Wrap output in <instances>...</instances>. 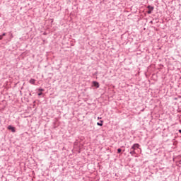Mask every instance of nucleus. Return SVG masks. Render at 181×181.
<instances>
[{
  "label": "nucleus",
  "mask_w": 181,
  "mask_h": 181,
  "mask_svg": "<svg viewBox=\"0 0 181 181\" xmlns=\"http://www.w3.org/2000/svg\"><path fill=\"white\" fill-rule=\"evenodd\" d=\"M139 148V144H133V146L131 147V150L132 151H136V149Z\"/></svg>",
  "instance_id": "obj_1"
},
{
  "label": "nucleus",
  "mask_w": 181,
  "mask_h": 181,
  "mask_svg": "<svg viewBox=\"0 0 181 181\" xmlns=\"http://www.w3.org/2000/svg\"><path fill=\"white\" fill-rule=\"evenodd\" d=\"M147 8L148 9V11H147V13H148V14L152 13V11H153V6H148Z\"/></svg>",
  "instance_id": "obj_2"
},
{
  "label": "nucleus",
  "mask_w": 181,
  "mask_h": 181,
  "mask_svg": "<svg viewBox=\"0 0 181 181\" xmlns=\"http://www.w3.org/2000/svg\"><path fill=\"white\" fill-rule=\"evenodd\" d=\"M93 85L96 88H100V83L97 81H93Z\"/></svg>",
  "instance_id": "obj_3"
},
{
  "label": "nucleus",
  "mask_w": 181,
  "mask_h": 181,
  "mask_svg": "<svg viewBox=\"0 0 181 181\" xmlns=\"http://www.w3.org/2000/svg\"><path fill=\"white\" fill-rule=\"evenodd\" d=\"M8 129H9V131H11V132H16L15 127L11 126V125L8 126Z\"/></svg>",
  "instance_id": "obj_4"
},
{
  "label": "nucleus",
  "mask_w": 181,
  "mask_h": 181,
  "mask_svg": "<svg viewBox=\"0 0 181 181\" xmlns=\"http://www.w3.org/2000/svg\"><path fill=\"white\" fill-rule=\"evenodd\" d=\"M29 83L30 84L35 86V84H36V80L35 78H31L30 79Z\"/></svg>",
  "instance_id": "obj_5"
},
{
  "label": "nucleus",
  "mask_w": 181,
  "mask_h": 181,
  "mask_svg": "<svg viewBox=\"0 0 181 181\" xmlns=\"http://www.w3.org/2000/svg\"><path fill=\"white\" fill-rule=\"evenodd\" d=\"M129 153L132 156H135V155H136V152L134 150L130 149Z\"/></svg>",
  "instance_id": "obj_6"
},
{
  "label": "nucleus",
  "mask_w": 181,
  "mask_h": 181,
  "mask_svg": "<svg viewBox=\"0 0 181 181\" xmlns=\"http://www.w3.org/2000/svg\"><path fill=\"white\" fill-rule=\"evenodd\" d=\"M104 123V121L100 120V122H98L97 125H98V127H103V124Z\"/></svg>",
  "instance_id": "obj_7"
},
{
  "label": "nucleus",
  "mask_w": 181,
  "mask_h": 181,
  "mask_svg": "<svg viewBox=\"0 0 181 181\" xmlns=\"http://www.w3.org/2000/svg\"><path fill=\"white\" fill-rule=\"evenodd\" d=\"M122 150L121 149V148H118L117 149V153H121V151H122Z\"/></svg>",
  "instance_id": "obj_8"
},
{
  "label": "nucleus",
  "mask_w": 181,
  "mask_h": 181,
  "mask_svg": "<svg viewBox=\"0 0 181 181\" xmlns=\"http://www.w3.org/2000/svg\"><path fill=\"white\" fill-rule=\"evenodd\" d=\"M38 91H40V92L42 93V91H45V89H43V88H39V89H38Z\"/></svg>",
  "instance_id": "obj_9"
},
{
  "label": "nucleus",
  "mask_w": 181,
  "mask_h": 181,
  "mask_svg": "<svg viewBox=\"0 0 181 181\" xmlns=\"http://www.w3.org/2000/svg\"><path fill=\"white\" fill-rule=\"evenodd\" d=\"M2 39H4L3 35H0V40H2Z\"/></svg>",
  "instance_id": "obj_10"
},
{
  "label": "nucleus",
  "mask_w": 181,
  "mask_h": 181,
  "mask_svg": "<svg viewBox=\"0 0 181 181\" xmlns=\"http://www.w3.org/2000/svg\"><path fill=\"white\" fill-rule=\"evenodd\" d=\"M6 33H4L2 35H1V36H6Z\"/></svg>",
  "instance_id": "obj_11"
},
{
  "label": "nucleus",
  "mask_w": 181,
  "mask_h": 181,
  "mask_svg": "<svg viewBox=\"0 0 181 181\" xmlns=\"http://www.w3.org/2000/svg\"><path fill=\"white\" fill-rule=\"evenodd\" d=\"M42 94H43V93L40 92V93H38V95L40 96V95H42Z\"/></svg>",
  "instance_id": "obj_12"
},
{
  "label": "nucleus",
  "mask_w": 181,
  "mask_h": 181,
  "mask_svg": "<svg viewBox=\"0 0 181 181\" xmlns=\"http://www.w3.org/2000/svg\"><path fill=\"white\" fill-rule=\"evenodd\" d=\"M98 119H101V117H98Z\"/></svg>",
  "instance_id": "obj_13"
},
{
  "label": "nucleus",
  "mask_w": 181,
  "mask_h": 181,
  "mask_svg": "<svg viewBox=\"0 0 181 181\" xmlns=\"http://www.w3.org/2000/svg\"><path fill=\"white\" fill-rule=\"evenodd\" d=\"M179 132H181V130H179Z\"/></svg>",
  "instance_id": "obj_14"
}]
</instances>
